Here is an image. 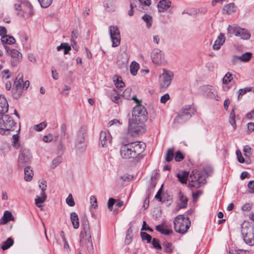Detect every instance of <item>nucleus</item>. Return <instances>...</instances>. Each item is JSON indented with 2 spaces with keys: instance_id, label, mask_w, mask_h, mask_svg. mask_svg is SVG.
Segmentation results:
<instances>
[{
  "instance_id": "f257e3e1",
  "label": "nucleus",
  "mask_w": 254,
  "mask_h": 254,
  "mask_svg": "<svg viewBox=\"0 0 254 254\" xmlns=\"http://www.w3.org/2000/svg\"><path fill=\"white\" fill-rule=\"evenodd\" d=\"M145 108L141 105H137L133 109L132 119L128 122V130L131 133L139 134L143 129V124L148 118Z\"/></svg>"
},
{
  "instance_id": "f03ea898",
  "label": "nucleus",
  "mask_w": 254,
  "mask_h": 254,
  "mask_svg": "<svg viewBox=\"0 0 254 254\" xmlns=\"http://www.w3.org/2000/svg\"><path fill=\"white\" fill-rule=\"evenodd\" d=\"M146 147L144 143L133 142L123 145L120 150L121 155L125 159L135 158L144 151Z\"/></svg>"
},
{
  "instance_id": "7ed1b4c3",
  "label": "nucleus",
  "mask_w": 254,
  "mask_h": 254,
  "mask_svg": "<svg viewBox=\"0 0 254 254\" xmlns=\"http://www.w3.org/2000/svg\"><path fill=\"white\" fill-rule=\"evenodd\" d=\"M174 229L176 232L184 234L186 233L190 226V221L189 217L184 215L177 216L174 221Z\"/></svg>"
},
{
  "instance_id": "20e7f679",
  "label": "nucleus",
  "mask_w": 254,
  "mask_h": 254,
  "mask_svg": "<svg viewBox=\"0 0 254 254\" xmlns=\"http://www.w3.org/2000/svg\"><path fill=\"white\" fill-rule=\"evenodd\" d=\"M16 128V124L9 115L0 116V133L8 134L9 131L14 130Z\"/></svg>"
},
{
  "instance_id": "39448f33",
  "label": "nucleus",
  "mask_w": 254,
  "mask_h": 254,
  "mask_svg": "<svg viewBox=\"0 0 254 254\" xmlns=\"http://www.w3.org/2000/svg\"><path fill=\"white\" fill-rule=\"evenodd\" d=\"M242 233L245 243L249 246L254 245V226L248 222L242 225Z\"/></svg>"
},
{
  "instance_id": "423d86ee",
  "label": "nucleus",
  "mask_w": 254,
  "mask_h": 254,
  "mask_svg": "<svg viewBox=\"0 0 254 254\" xmlns=\"http://www.w3.org/2000/svg\"><path fill=\"white\" fill-rule=\"evenodd\" d=\"M14 8L19 16L26 18L31 17L33 14V7L28 1H24L21 4L15 3Z\"/></svg>"
},
{
  "instance_id": "0eeeda50",
  "label": "nucleus",
  "mask_w": 254,
  "mask_h": 254,
  "mask_svg": "<svg viewBox=\"0 0 254 254\" xmlns=\"http://www.w3.org/2000/svg\"><path fill=\"white\" fill-rule=\"evenodd\" d=\"M189 181L190 185L196 188H198L206 183L205 176L201 172L196 170H193L191 172Z\"/></svg>"
},
{
  "instance_id": "6e6552de",
  "label": "nucleus",
  "mask_w": 254,
  "mask_h": 254,
  "mask_svg": "<svg viewBox=\"0 0 254 254\" xmlns=\"http://www.w3.org/2000/svg\"><path fill=\"white\" fill-rule=\"evenodd\" d=\"M228 34L230 37L234 34L236 36L240 37L244 40L249 39L251 37V34L246 29H243L236 25H229L227 28Z\"/></svg>"
},
{
  "instance_id": "1a4fd4ad",
  "label": "nucleus",
  "mask_w": 254,
  "mask_h": 254,
  "mask_svg": "<svg viewBox=\"0 0 254 254\" xmlns=\"http://www.w3.org/2000/svg\"><path fill=\"white\" fill-rule=\"evenodd\" d=\"M23 74L19 73L14 81L12 93L15 99H18L21 96L23 91L24 81L23 80Z\"/></svg>"
},
{
  "instance_id": "9d476101",
  "label": "nucleus",
  "mask_w": 254,
  "mask_h": 254,
  "mask_svg": "<svg viewBox=\"0 0 254 254\" xmlns=\"http://www.w3.org/2000/svg\"><path fill=\"white\" fill-rule=\"evenodd\" d=\"M174 77L173 72L165 68L163 69V73L159 77L160 86L162 89L168 88L171 83Z\"/></svg>"
},
{
  "instance_id": "9b49d317",
  "label": "nucleus",
  "mask_w": 254,
  "mask_h": 254,
  "mask_svg": "<svg viewBox=\"0 0 254 254\" xmlns=\"http://www.w3.org/2000/svg\"><path fill=\"white\" fill-rule=\"evenodd\" d=\"M196 109L193 105H186L181 109L180 114L176 117L175 121L179 123H182L181 120L184 118L188 119L192 115H194Z\"/></svg>"
},
{
  "instance_id": "f8f14e48",
  "label": "nucleus",
  "mask_w": 254,
  "mask_h": 254,
  "mask_svg": "<svg viewBox=\"0 0 254 254\" xmlns=\"http://www.w3.org/2000/svg\"><path fill=\"white\" fill-rule=\"evenodd\" d=\"M109 34L112 41V46L117 47L121 43V35L117 26H110L109 27Z\"/></svg>"
},
{
  "instance_id": "ddd939ff",
  "label": "nucleus",
  "mask_w": 254,
  "mask_h": 254,
  "mask_svg": "<svg viewBox=\"0 0 254 254\" xmlns=\"http://www.w3.org/2000/svg\"><path fill=\"white\" fill-rule=\"evenodd\" d=\"M31 154L28 149H21L18 156V166L22 168L29 164L31 162Z\"/></svg>"
},
{
  "instance_id": "4468645a",
  "label": "nucleus",
  "mask_w": 254,
  "mask_h": 254,
  "mask_svg": "<svg viewBox=\"0 0 254 254\" xmlns=\"http://www.w3.org/2000/svg\"><path fill=\"white\" fill-rule=\"evenodd\" d=\"M82 227L83 228V231L85 235L86 239V245L87 247H92V243L91 241V235L90 230V227L88 220L84 219L82 222Z\"/></svg>"
},
{
  "instance_id": "2eb2a0df",
  "label": "nucleus",
  "mask_w": 254,
  "mask_h": 254,
  "mask_svg": "<svg viewBox=\"0 0 254 254\" xmlns=\"http://www.w3.org/2000/svg\"><path fill=\"white\" fill-rule=\"evenodd\" d=\"M152 57L153 63L156 65L162 64L164 60V54L158 49H155L153 51Z\"/></svg>"
},
{
  "instance_id": "dca6fc26",
  "label": "nucleus",
  "mask_w": 254,
  "mask_h": 254,
  "mask_svg": "<svg viewBox=\"0 0 254 254\" xmlns=\"http://www.w3.org/2000/svg\"><path fill=\"white\" fill-rule=\"evenodd\" d=\"M100 140L103 147H107L111 141V136L109 132L101 131L100 135Z\"/></svg>"
},
{
  "instance_id": "f3484780",
  "label": "nucleus",
  "mask_w": 254,
  "mask_h": 254,
  "mask_svg": "<svg viewBox=\"0 0 254 254\" xmlns=\"http://www.w3.org/2000/svg\"><path fill=\"white\" fill-rule=\"evenodd\" d=\"M10 55L11 57V65L12 66H14L22 59V54L16 50L12 49L10 50Z\"/></svg>"
},
{
  "instance_id": "a211bd4d",
  "label": "nucleus",
  "mask_w": 254,
  "mask_h": 254,
  "mask_svg": "<svg viewBox=\"0 0 254 254\" xmlns=\"http://www.w3.org/2000/svg\"><path fill=\"white\" fill-rule=\"evenodd\" d=\"M155 229L162 234L166 236H169L173 233V231L169 229V226L165 223H162L156 226Z\"/></svg>"
},
{
  "instance_id": "6ab92c4d",
  "label": "nucleus",
  "mask_w": 254,
  "mask_h": 254,
  "mask_svg": "<svg viewBox=\"0 0 254 254\" xmlns=\"http://www.w3.org/2000/svg\"><path fill=\"white\" fill-rule=\"evenodd\" d=\"M178 197L180 201V203L178 204V206L180 209L185 208L187 207L188 198L184 194V193L180 191L178 194Z\"/></svg>"
},
{
  "instance_id": "aec40b11",
  "label": "nucleus",
  "mask_w": 254,
  "mask_h": 254,
  "mask_svg": "<svg viewBox=\"0 0 254 254\" xmlns=\"http://www.w3.org/2000/svg\"><path fill=\"white\" fill-rule=\"evenodd\" d=\"M110 98L111 100L114 103L120 105L122 102V95L117 93L116 89H113L111 94H110Z\"/></svg>"
},
{
  "instance_id": "412c9836",
  "label": "nucleus",
  "mask_w": 254,
  "mask_h": 254,
  "mask_svg": "<svg viewBox=\"0 0 254 254\" xmlns=\"http://www.w3.org/2000/svg\"><path fill=\"white\" fill-rule=\"evenodd\" d=\"M171 6V2L167 0H161L158 5V10L160 12H164Z\"/></svg>"
},
{
  "instance_id": "4be33fe9",
  "label": "nucleus",
  "mask_w": 254,
  "mask_h": 254,
  "mask_svg": "<svg viewBox=\"0 0 254 254\" xmlns=\"http://www.w3.org/2000/svg\"><path fill=\"white\" fill-rule=\"evenodd\" d=\"M8 104L4 96L0 95V114H4L8 111Z\"/></svg>"
},
{
  "instance_id": "5701e85b",
  "label": "nucleus",
  "mask_w": 254,
  "mask_h": 254,
  "mask_svg": "<svg viewBox=\"0 0 254 254\" xmlns=\"http://www.w3.org/2000/svg\"><path fill=\"white\" fill-rule=\"evenodd\" d=\"M225 38L224 35L222 33H220L213 45V49L214 50H218L220 49L221 46L225 42Z\"/></svg>"
},
{
  "instance_id": "b1692460",
  "label": "nucleus",
  "mask_w": 254,
  "mask_h": 254,
  "mask_svg": "<svg viewBox=\"0 0 254 254\" xmlns=\"http://www.w3.org/2000/svg\"><path fill=\"white\" fill-rule=\"evenodd\" d=\"M189 175L188 171H184L177 174L176 177L182 184H187Z\"/></svg>"
},
{
  "instance_id": "393cba45",
  "label": "nucleus",
  "mask_w": 254,
  "mask_h": 254,
  "mask_svg": "<svg viewBox=\"0 0 254 254\" xmlns=\"http://www.w3.org/2000/svg\"><path fill=\"white\" fill-rule=\"evenodd\" d=\"M236 11V7L234 3H230L225 5L222 9L224 14H231Z\"/></svg>"
},
{
  "instance_id": "a878e982",
  "label": "nucleus",
  "mask_w": 254,
  "mask_h": 254,
  "mask_svg": "<svg viewBox=\"0 0 254 254\" xmlns=\"http://www.w3.org/2000/svg\"><path fill=\"white\" fill-rule=\"evenodd\" d=\"M13 219L14 217L11 213L10 211L6 210L4 211L3 216L0 219V224H4L9 221L13 220Z\"/></svg>"
},
{
  "instance_id": "bb28decb",
  "label": "nucleus",
  "mask_w": 254,
  "mask_h": 254,
  "mask_svg": "<svg viewBox=\"0 0 254 254\" xmlns=\"http://www.w3.org/2000/svg\"><path fill=\"white\" fill-rule=\"evenodd\" d=\"M113 79L116 88L122 90L123 88L125 87V84L123 81L122 77L117 75H115L113 76Z\"/></svg>"
},
{
  "instance_id": "cd10ccee",
  "label": "nucleus",
  "mask_w": 254,
  "mask_h": 254,
  "mask_svg": "<svg viewBox=\"0 0 254 254\" xmlns=\"http://www.w3.org/2000/svg\"><path fill=\"white\" fill-rule=\"evenodd\" d=\"M70 219L73 227L75 229H78L79 226V223L78 216L77 213L74 212H71L70 213Z\"/></svg>"
},
{
  "instance_id": "c85d7f7f",
  "label": "nucleus",
  "mask_w": 254,
  "mask_h": 254,
  "mask_svg": "<svg viewBox=\"0 0 254 254\" xmlns=\"http://www.w3.org/2000/svg\"><path fill=\"white\" fill-rule=\"evenodd\" d=\"M47 195L45 192H41L40 196L37 195L35 199L36 205L39 207L41 208V204L43 203L46 200Z\"/></svg>"
},
{
  "instance_id": "c756f323",
  "label": "nucleus",
  "mask_w": 254,
  "mask_h": 254,
  "mask_svg": "<svg viewBox=\"0 0 254 254\" xmlns=\"http://www.w3.org/2000/svg\"><path fill=\"white\" fill-rule=\"evenodd\" d=\"M24 180L29 182L31 180L33 176V173L31 168L27 166L24 168Z\"/></svg>"
},
{
  "instance_id": "7c9ffc66",
  "label": "nucleus",
  "mask_w": 254,
  "mask_h": 254,
  "mask_svg": "<svg viewBox=\"0 0 254 254\" xmlns=\"http://www.w3.org/2000/svg\"><path fill=\"white\" fill-rule=\"evenodd\" d=\"M162 246L164 252L167 254H172L174 250V247L173 246L172 244L168 242H164Z\"/></svg>"
},
{
  "instance_id": "2f4dec72",
  "label": "nucleus",
  "mask_w": 254,
  "mask_h": 254,
  "mask_svg": "<svg viewBox=\"0 0 254 254\" xmlns=\"http://www.w3.org/2000/svg\"><path fill=\"white\" fill-rule=\"evenodd\" d=\"M142 19L146 23V27L148 29L150 28L153 23L152 17L149 14H145L142 16Z\"/></svg>"
},
{
  "instance_id": "473e14b6",
  "label": "nucleus",
  "mask_w": 254,
  "mask_h": 254,
  "mask_svg": "<svg viewBox=\"0 0 254 254\" xmlns=\"http://www.w3.org/2000/svg\"><path fill=\"white\" fill-rule=\"evenodd\" d=\"M1 42L4 44H12L15 42V39L12 37L8 35L2 36L1 38Z\"/></svg>"
},
{
  "instance_id": "72a5a7b5",
  "label": "nucleus",
  "mask_w": 254,
  "mask_h": 254,
  "mask_svg": "<svg viewBox=\"0 0 254 254\" xmlns=\"http://www.w3.org/2000/svg\"><path fill=\"white\" fill-rule=\"evenodd\" d=\"M174 157V149L173 148H170L168 149L166 155L165 160L167 162H171Z\"/></svg>"
},
{
  "instance_id": "f704fd0d",
  "label": "nucleus",
  "mask_w": 254,
  "mask_h": 254,
  "mask_svg": "<svg viewBox=\"0 0 254 254\" xmlns=\"http://www.w3.org/2000/svg\"><path fill=\"white\" fill-rule=\"evenodd\" d=\"M57 49L58 51L63 49L64 50V54L65 55L68 54L69 51L71 50V47L68 45V44L66 43H63L57 47Z\"/></svg>"
},
{
  "instance_id": "c9c22d12",
  "label": "nucleus",
  "mask_w": 254,
  "mask_h": 254,
  "mask_svg": "<svg viewBox=\"0 0 254 254\" xmlns=\"http://www.w3.org/2000/svg\"><path fill=\"white\" fill-rule=\"evenodd\" d=\"M13 243L12 239L9 238L6 241L2 243L1 248L3 250H7L13 244Z\"/></svg>"
},
{
  "instance_id": "e433bc0d",
  "label": "nucleus",
  "mask_w": 254,
  "mask_h": 254,
  "mask_svg": "<svg viewBox=\"0 0 254 254\" xmlns=\"http://www.w3.org/2000/svg\"><path fill=\"white\" fill-rule=\"evenodd\" d=\"M241 62H248L252 57V54L250 52H246L241 56H239Z\"/></svg>"
},
{
  "instance_id": "4c0bfd02",
  "label": "nucleus",
  "mask_w": 254,
  "mask_h": 254,
  "mask_svg": "<svg viewBox=\"0 0 254 254\" xmlns=\"http://www.w3.org/2000/svg\"><path fill=\"white\" fill-rule=\"evenodd\" d=\"M85 135L81 131L79 132L78 134L76 142V146L80 144H84L85 142Z\"/></svg>"
},
{
  "instance_id": "58836bf2",
  "label": "nucleus",
  "mask_w": 254,
  "mask_h": 254,
  "mask_svg": "<svg viewBox=\"0 0 254 254\" xmlns=\"http://www.w3.org/2000/svg\"><path fill=\"white\" fill-rule=\"evenodd\" d=\"M235 118H236L235 114V112H234V109H233L231 111V112H230V114L229 123L233 127L234 129H235L236 127Z\"/></svg>"
},
{
  "instance_id": "ea45409f",
  "label": "nucleus",
  "mask_w": 254,
  "mask_h": 254,
  "mask_svg": "<svg viewBox=\"0 0 254 254\" xmlns=\"http://www.w3.org/2000/svg\"><path fill=\"white\" fill-rule=\"evenodd\" d=\"M12 145L15 148L18 149L20 147L19 141V135L17 134H14L12 136Z\"/></svg>"
},
{
  "instance_id": "a19ab883",
  "label": "nucleus",
  "mask_w": 254,
  "mask_h": 254,
  "mask_svg": "<svg viewBox=\"0 0 254 254\" xmlns=\"http://www.w3.org/2000/svg\"><path fill=\"white\" fill-rule=\"evenodd\" d=\"M139 64L137 63H132L130 67V73L133 75H135L137 73V71L139 69Z\"/></svg>"
},
{
  "instance_id": "79ce46f5",
  "label": "nucleus",
  "mask_w": 254,
  "mask_h": 254,
  "mask_svg": "<svg viewBox=\"0 0 254 254\" xmlns=\"http://www.w3.org/2000/svg\"><path fill=\"white\" fill-rule=\"evenodd\" d=\"M132 241V232L130 229H128L127 231L126 236L125 238V243L129 245Z\"/></svg>"
},
{
  "instance_id": "37998d69",
  "label": "nucleus",
  "mask_w": 254,
  "mask_h": 254,
  "mask_svg": "<svg viewBox=\"0 0 254 254\" xmlns=\"http://www.w3.org/2000/svg\"><path fill=\"white\" fill-rule=\"evenodd\" d=\"M140 236L142 240H146L147 243L151 242L152 237L151 236L146 232H141Z\"/></svg>"
},
{
  "instance_id": "c03bdc74",
  "label": "nucleus",
  "mask_w": 254,
  "mask_h": 254,
  "mask_svg": "<svg viewBox=\"0 0 254 254\" xmlns=\"http://www.w3.org/2000/svg\"><path fill=\"white\" fill-rule=\"evenodd\" d=\"M42 7L47 8L51 5L53 0H38Z\"/></svg>"
},
{
  "instance_id": "a18cd8bd",
  "label": "nucleus",
  "mask_w": 254,
  "mask_h": 254,
  "mask_svg": "<svg viewBox=\"0 0 254 254\" xmlns=\"http://www.w3.org/2000/svg\"><path fill=\"white\" fill-rule=\"evenodd\" d=\"M232 75L231 73L227 72L223 78V83L226 84H228L232 79Z\"/></svg>"
},
{
  "instance_id": "49530a36",
  "label": "nucleus",
  "mask_w": 254,
  "mask_h": 254,
  "mask_svg": "<svg viewBox=\"0 0 254 254\" xmlns=\"http://www.w3.org/2000/svg\"><path fill=\"white\" fill-rule=\"evenodd\" d=\"M184 158V156L182 152L180 151H178L176 152L174 155V159L177 162H180L183 160Z\"/></svg>"
},
{
  "instance_id": "de8ad7c7",
  "label": "nucleus",
  "mask_w": 254,
  "mask_h": 254,
  "mask_svg": "<svg viewBox=\"0 0 254 254\" xmlns=\"http://www.w3.org/2000/svg\"><path fill=\"white\" fill-rule=\"evenodd\" d=\"M46 127L47 124L45 122H42L38 125H36L34 127V128L36 130L40 131L45 128Z\"/></svg>"
},
{
  "instance_id": "09e8293b",
  "label": "nucleus",
  "mask_w": 254,
  "mask_h": 254,
  "mask_svg": "<svg viewBox=\"0 0 254 254\" xmlns=\"http://www.w3.org/2000/svg\"><path fill=\"white\" fill-rule=\"evenodd\" d=\"M138 2L141 5L142 9H144L145 6H149L151 4L150 0H138Z\"/></svg>"
},
{
  "instance_id": "8fccbe9b",
  "label": "nucleus",
  "mask_w": 254,
  "mask_h": 254,
  "mask_svg": "<svg viewBox=\"0 0 254 254\" xmlns=\"http://www.w3.org/2000/svg\"><path fill=\"white\" fill-rule=\"evenodd\" d=\"M252 88L251 87H246L244 89H240L239 91L238 99H239L241 96H243L248 92L252 91Z\"/></svg>"
},
{
  "instance_id": "3c124183",
  "label": "nucleus",
  "mask_w": 254,
  "mask_h": 254,
  "mask_svg": "<svg viewBox=\"0 0 254 254\" xmlns=\"http://www.w3.org/2000/svg\"><path fill=\"white\" fill-rule=\"evenodd\" d=\"M66 202L70 206H73L75 205V202L71 194H69L66 198Z\"/></svg>"
},
{
  "instance_id": "603ef678",
  "label": "nucleus",
  "mask_w": 254,
  "mask_h": 254,
  "mask_svg": "<svg viewBox=\"0 0 254 254\" xmlns=\"http://www.w3.org/2000/svg\"><path fill=\"white\" fill-rule=\"evenodd\" d=\"M131 91V89L129 88H127L123 92V94H122V98H124L127 99H130L131 98V96L130 95Z\"/></svg>"
},
{
  "instance_id": "864d4df0",
  "label": "nucleus",
  "mask_w": 254,
  "mask_h": 254,
  "mask_svg": "<svg viewBox=\"0 0 254 254\" xmlns=\"http://www.w3.org/2000/svg\"><path fill=\"white\" fill-rule=\"evenodd\" d=\"M152 244L154 248L160 250L161 249L162 247L160 244H159V241L158 239L156 238H153L152 241Z\"/></svg>"
},
{
  "instance_id": "5fc2aeb1",
  "label": "nucleus",
  "mask_w": 254,
  "mask_h": 254,
  "mask_svg": "<svg viewBox=\"0 0 254 254\" xmlns=\"http://www.w3.org/2000/svg\"><path fill=\"white\" fill-rule=\"evenodd\" d=\"M90 201L92 208H96L97 207V199L95 196L92 195L90 196Z\"/></svg>"
},
{
  "instance_id": "6e6d98bb",
  "label": "nucleus",
  "mask_w": 254,
  "mask_h": 254,
  "mask_svg": "<svg viewBox=\"0 0 254 254\" xmlns=\"http://www.w3.org/2000/svg\"><path fill=\"white\" fill-rule=\"evenodd\" d=\"M62 161V158L61 156H59L55 158L52 161L54 167L57 166Z\"/></svg>"
},
{
  "instance_id": "4d7b16f0",
  "label": "nucleus",
  "mask_w": 254,
  "mask_h": 254,
  "mask_svg": "<svg viewBox=\"0 0 254 254\" xmlns=\"http://www.w3.org/2000/svg\"><path fill=\"white\" fill-rule=\"evenodd\" d=\"M116 200L113 198H110L108 201V207L110 211L113 209V206L115 204Z\"/></svg>"
},
{
  "instance_id": "13d9d810",
  "label": "nucleus",
  "mask_w": 254,
  "mask_h": 254,
  "mask_svg": "<svg viewBox=\"0 0 254 254\" xmlns=\"http://www.w3.org/2000/svg\"><path fill=\"white\" fill-rule=\"evenodd\" d=\"M244 151L246 156H250L252 154V149L248 145L244 147Z\"/></svg>"
},
{
  "instance_id": "bf43d9fd",
  "label": "nucleus",
  "mask_w": 254,
  "mask_h": 254,
  "mask_svg": "<svg viewBox=\"0 0 254 254\" xmlns=\"http://www.w3.org/2000/svg\"><path fill=\"white\" fill-rule=\"evenodd\" d=\"M236 155L237 156L238 161L241 163H243L245 162V159L242 156V153L240 150L236 151Z\"/></svg>"
},
{
  "instance_id": "052dcab7",
  "label": "nucleus",
  "mask_w": 254,
  "mask_h": 254,
  "mask_svg": "<svg viewBox=\"0 0 254 254\" xmlns=\"http://www.w3.org/2000/svg\"><path fill=\"white\" fill-rule=\"evenodd\" d=\"M239 58H240V57L239 56H236V55L233 56L232 57V60H231L232 64L236 65V64H238L240 62H241V60H240V59H239Z\"/></svg>"
},
{
  "instance_id": "680f3d73",
  "label": "nucleus",
  "mask_w": 254,
  "mask_h": 254,
  "mask_svg": "<svg viewBox=\"0 0 254 254\" xmlns=\"http://www.w3.org/2000/svg\"><path fill=\"white\" fill-rule=\"evenodd\" d=\"M248 187L250 189L249 192L254 193V181H251L248 183Z\"/></svg>"
},
{
  "instance_id": "e2e57ef3",
  "label": "nucleus",
  "mask_w": 254,
  "mask_h": 254,
  "mask_svg": "<svg viewBox=\"0 0 254 254\" xmlns=\"http://www.w3.org/2000/svg\"><path fill=\"white\" fill-rule=\"evenodd\" d=\"M39 188L41 189V192H44L47 188V183L46 181L42 180L39 184Z\"/></svg>"
},
{
  "instance_id": "0e129e2a",
  "label": "nucleus",
  "mask_w": 254,
  "mask_h": 254,
  "mask_svg": "<svg viewBox=\"0 0 254 254\" xmlns=\"http://www.w3.org/2000/svg\"><path fill=\"white\" fill-rule=\"evenodd\" d=\"M170 99V96L168 93L164 94L161 97L160 102L162 103L165 104Z\"/></svg>"
},
{
  "instance_id": "69168bd1",
  "label": "nucleus",
  "mask_w": 254,
  "mask_h": 254,
  "mask_svg": "<svg viewBox=\"0 0 254 254\" xmlns=\"http://www.w3.org/2000/svg\"><path fill=\"white\" fill-rule=\"evenodd\" d=\"M252 204L250 203L245 204L242 207V210L244 211H250L252 208Z\"/></svg>"
},
{
  "instance_id": "338daca9",
  "label": "nucleus",
  "mask_w": 254,
  "mask_h": 254,
  "mask_svg": "<svg viewBox=\"0 0 254 254\" xmlns=\"http://www.w3.org/2000/svg\"><path fill=\"white\" fill-rule=\"evenodd\" d=\"M141 230L142 231L146 230V231H148L150 232H153V230L152 228H151L148 226H147V225L146 224V223L145 221H144L143 222V225L142 227Z\"/></svg>"
},
{
  "instance_id": "774afa93",
  "label": "nucleus",
  "mask_w": 254,
  "mask_h": 254,
  "mask_svg": "<svg viewBox=\"0 0 254 254\" xmlns=\"http://www.w3.org/2000/svg\"><path fill=\"white\" fill-rule=\"evenodd\" d=\"M205 173L208 176H211L213 173V169L211 167H207L203 169Z\"/></svg>"
}]
</instances>
